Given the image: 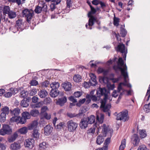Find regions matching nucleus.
I'll list each match as a JSON object with an SVG mask.
<instances>
[{
  "instance_id": "f257e3e1",
  "label": "nucleus",
  "mask_w": 150,
  "mask_h": 150,
  "mask_svg": "<svg viewBox=\"0 0 150 150\" xmlns=\"http://www.w3.org/2000/svg\"><path fill=\"white\" fill-rule=\"evenodd\" d=\"M117 66H114L113 67V69L115 70L117 69L120 70L121 74L124 77V80L126 81V80L128 79V76L127 72V67L126 64L124 65V62L122 57L119 58L117 63Z\"/></svg>"
},
{
  "instance_id": "f03ea898",
  "label": "nucleus",
  "mask_w": 150,
  "mask_h": 150,
  "mask_svg": "<svg viewBox=\"0 0 150 150\" xmlns=\"http://www.w3.org/2000/svg\"><path fill=\"white\" fill-rule=\"evenodd\" d=\"M109 91L105 88H99L97 90L96 94L97 97L100 98L102 96H104L103 99L100 100L101 107H104L105 104L106 103V100L108 98V96Z\"/></svg>"
},
{
  "instance_id": "7ed1b4c3",
  "label": "nucleus",
  "mask_w": 150,
  "mask_h": 150,
  "mask_svg": "<svg viewBox=\"0 0 150 150\" xmlns=\"http://www.w3.org/2000/svg\"><path fill=\"white\" fill-rule=\"evenodd\" d=\"M91 11L88 14V16L89 18L88 20V25L86 24V28L87 29L90 30L92 29L91 26L93 25V22L95 20V17L93 15L94 14L96 13L97 11L96 9L92 6H90Z\"/></svg>"
},
{
  "instance_id": "20e7f679",
  "label": "nucleus",
  "mask_w": 150,
  "mask_h": 150,
  "mask_svg": "<svg viewBox=\"0 0 150 150\" xmlns=\"http://www.w3.org/2000/svg\"><path fill=\"white\" fill-rule=\"evenodd\" d=\"M91 80L88 82H85L83 84V86L86 88H89L90 86H95L97 84V82L96 80V77L93 74H90Z\"/></svg>"
},
{
  "instance_id": "39448f33",
  "label": "nucleus",
  "mask_w": 150,
  "mask_h": 150,
  "mask_svg": "<svg viewBox=\"0 0 150 150\" xmlns=\"http://www.w3.org/2000/svg\"><path fill=\"white\" fill-rule=\"evenodd\" d=\"M22 14L23 17L26 19L28 23L30 22L34 15L33 11L31 10L25 9L23 11Z\"/></svg>"
},
{
  "instance_id": "423d86ee",
  "label": "nucleus",
  "mask_w": 150,
  "mask_h": 150,
  "mask_svg": "<svg viewBox=\"0 0 150 150\" xmlns=\"http://www.w3.org/2000/svg\"><path fill=\"white\" fill-rule=\"evenodd\" d=\"M123 85L124 86H127V87L131 88L132 86L129 83H128V81L126 80V81H124V82L120 83L118 85L117 87V91L115 90L112 93V96L115 98L117 96L121 90L122 89V85Z\"/></svg>"
},
{
  "instance_id": "0eeeda50",
  "label": "nucleus",
  "mask_w": 150,
  "mask_h": 150,
  "mask_svg": "<svg viewBox=\"0 0 150 150\" xmlns=\"http://www.w3.org/2000/svg\"><path fill=\"white\" fill-rule=\"evenodd\" d=\"M42 11L44 12L47 11V6L45 2L44 1H39L38 5L35 9V12L37 13H40Z\"/></svg>"
},
{
  "instance_id": "6e6552de",
  "label": "nucleus",
  "mask_w": 150,
  "mask_h": 150,
  "mask_svg": "<svg viewBox=\"0 0 150 150\" xmlns=\"http://www.w3.org/2000/svg\"><path fill=\"white\" fill-rule=\"evenodd\" d=\"M127 110L117 114L116 119L117 120H122L124 122L127 121L129 119Z\"/></svg>"
},
{
  "instance_id": "1a4fd4ad",
  "label": "nucleus",
  "mask_w": 150,
  "mask_h": 150,
  "mask_svg": "<svg viewBox=\"0 0 150 150\" xmlns=\"http://www.w3.org/2000/svg\"><path fill=\"white\" fill-rule=\"evenodd\" d=\"M12 129L11 127L7 125H4L2 128L0 129V134L4 136L6 134H11Z\"/></svg>"
},
{
  "instance_id": "9d476101",
  "label": "nucleus",
  "mask_w": 150,
  "mask_h": 150,
  "mask_svg": "<svg viewBox=\"0 0 150 150\" xmlns=\"http://www.w3.org/2000/svg\"><path fill=\"white\" fill-rule=\"evenodd\" d=\"M20 112V110L18 108H16L12 110H10V113L13 116L10 119L11 122H15L16 119H17L19 117Z\"/></svg>"
},
{
  "instance_id": "9b49d317",
  "label": "nucleus",
  "mask_w": 150,
  "mask_h": 150,
  "mask_svg": "<svg viewBox=\"0 0 150 150\" xmlns=\"http://www.w3.org/2000/svg\"><path fill=\"white\" fill-rule=\"evenodd\" d=\"M68 130L69 132L75 131L77 127L78 124L72 120L68 121L67 123Z\"/></svg>"
},
{
  "instance_id": "f8f14e48",
  "label": "nucleus",
  "mask_w": 150,
  "mask_h": 150,
  "mask_svg": "<svg viewBox=\"0 0 150 150\" xmlns=\"http://www.w3.org/2000/svg\"><path fill=\"white\" fill-rule=\"evenodd\" d=\"M116 50L117 52H121L122 54L123 58H126L127 52V50H125V46L124 44L119 43L117 47Z\"/></svg>"
},
{
  "instance_id": "ddd939ff",
  "label": "nucleus",
  "mask_w": 150,
  "mask_h": 150,
  "mask_svg": "<svg viewBox=\"0 0 150 150\" xmlns=\"http://www.w3.org/2000/svg\"><path fill=\"white\" fill-rule=\"evenodd\" d=\"M23 25L22 20H18L16 21V24L15 26L10 27L9 29L13 30L14 29L19 30L20 29L21 31L23 29Z\"/></svg>"
},
{
  "instance_id": "4468645a",
  "label": "nucleus",
  "mask_w": 150,
  "mask_h": 150,
  "mask_svg": "<svg viewBox=\"0 0 150 150\" xmlns=\"http://www.w3.org/2000/svg\"><path fill=\"white\" fill-rule=\"evenodd\" d=\"M131 141L134 146H137L140 142V139L138 136L136 134H134L132 136Z\"/></svg>"
},
{
  "instance_id": "2eb2a0df",
  "label": "nucleus",
  "mask_w": 150,
  "mask_h": 150,
  "mask_svg": "<svg viewBox=\"0 0 150 150\" xmlns=\"http://www.w3.org/2000/svg\"><path fill=\"white\" fill-rule=\"evenodd\" d=\"M2 112L1 115V117L2 118L3 121L5 120V117L6 115H8L9 113V108L8 107L5 106L2 109Z\"/></svg>"
},
{
  "instance_id": "dca6fc26",
  "label": "nucleus",
  "mask_w": 150,
  "mask_h": 150,
  "mask_svg": "<svg viewBox=\"0 0 150 150\" xmlns=\"http://www.w3.org/2000/svg\"><path fill=\"white\" fill-rule=\"evenodd\" d=\"M34 143V140L31 138L27 139L24 142V145L25 147L32 148L33 147Z\"/></svg>"
},
{
  "instance_id": "f3484780",
  "label": "nucleus",
  "mask_w": 150,
  "mask_h": 150,
  "mask_svg": "<svg viewBox=\"0 0 150 150\" xmlns=\"http://www.w3.org/2000/svg\"><path fill=\"white\" fill-rule=\"evenodd\" d=\"M102 127V133H103V135L105 136L107 135V134L108 133H110V135L112 134V130L111 129L109 130L105 124H103Z\"/></svg>"
},
{
  "instance_id": "a211bd4d",
  "label": "nucleus",
  "mask_w": 150,
  "mask_h": 150,
  "mask_svg": "<svg viewBox=\"0 0 150 150\" xmlns=\"http://www.w3.org/2000/svg\"><path fill=\"white\" fill-rule=\"evenodd\" d=\"M17 92V88H11L10 89V91L6 93L4 96L5 97L8 98L11 97L13 94H15Z\"/></svg>"
},
{
  "instance_id": "6ab92c4d",
  "label": "nucleus",
  "mask_w": 150,
  "mask_h": 150,
  "mask_svg": "<svg viewBox=\"0 0 150 150\" xmlns=\"http://www.w3.org/2000/svg\"><path fill=\"white\" fill-rule=\"evenodd\" d=\"M67 98L65 96H64L59 98L56 102L57 105H59L61 106H62L67 102Z\"/></svg>"
},
{
  "instance_id": "aec40b11",
  "label": "nucleus",
  "mask_w": 150,
  "mask_h": 150,
  "mask_svg": "<svg viewBox=\"0 0 150 150\" xmlns=\"http://www.w3.org/2000/svg\"><path fill=\"white\" fill-rule=\"evenodd\" d=\"M88 122L87 119H83L81 120L79 124V126L82 129H85L88 126Z\"/></svg>"
},
{
  "instance_id": "412c9836",
  "label": "nucleus",
  "mask_w": 150,
  "mask_h": 150,
  "mask_svg": "<svg viewBox=\"0 0 150 150\" xmlns=\"http://www.w3.org/2000/svg\"><path fill=\"white\" fill-rule=\"evenodd\" d=\"M100 108H102L104 112H106L109 116H110V113L109 111V109L111 108V105L110 104H105L104 107H101V105L100 106Z\"/></svg>"
},
{
  "instance_id": "4be33fe9",
  "label": "nucleus",
  "mask_w": 150,
  "mask_h": 150,
  "mask_svg": "<svg viewBox=\"0 0 150 150\" xmlns=\"http://www.w3.org/2000/svg\"><path fill=\"white\" fill-rule=\"evenodd\" d=\"M53 128L49 125H46L44 128V133L46 135H49L52 132Z\"/></svg>"
},
{
  "instance_id": "5701e85b",
  "label": "nucleus",
  "mask_w": 150,
  "mask_h": 150,
  "mask_svg": "<svg viewBox=\"0 0 150 150\" xmlns=\"http://www.w3.org/2000/svg\"><path fill=\"white\" fill-rule=\"evenodd\" d=\"M104 119V115L101 113L96 112V121L100 124L103 123Z\"/></svg>"
},
{
  "instance_id": "b1692460",
  "label": "nucleus",
  "mask_w": 150,
  "mask_h": 150,
  "mask_svg": "<svg viewBox=\"0 0 150 150\" xmlns=\"http://www.w3.org/2000/svg\"><path fill=\"white\" fill-rule=\"evenodd\" d=\"M100 8L103 10V11L108 12L106 10L108 8L109 6L106 3L102 1H101L100 3Z\"/></svg>"
},
{
  "instance_id": "393cba45",
  "label": "nucleus",
  "mask_w": 150,
  "mask_h": 150,
  "mask_svg": "<svg viewBox=\"0 0 150 150\" xmlns=\"http://www.w3.org/2000/svg\"><path fill=\"white\" fill-rule=\"evenodd\" d=\"M48 94L46 90L44 89L40 90L38 93L39 96L41 98H45Z\"/></svg>"
},
{
  "instance_id": "a878e982",
  "label": "nucleus",
  "mask_w": 150,
  "mask_h": 150,
  "mask_svg": "<svg viewBox=\"0 0 150 150\" xmlns=\"http://www.w3.org/2000/svg\"><path fill=\"white\" fill-rule=\"evenodd\" d=\"M71 85L69 82L65 83L62 84V87L66 91H69L71 88Z\"/></svg>"
},
{
  "instance_id": "bb28decb",
  "label": "nucleus",
  "mask_w": 150,
  "mask_h": 150,
  "mask_svg": "<svg viewBox=\"0 0 150 150\" xmlns=\"http://www.w3.org/2000/svg\"><path fill=\"white\" fill-rule=\"evenodd\" d=\"M26 121V120L25 118L22 116L21 117H20V116L17 119H16V120L15 121L16 123L18 124L19 123L22 124L25 123Z\"/></svg>"
},
{
  "instance_id": "cd10ccee",
  "label": "nucleus",
  "mask_w": 150,
  "mask_h": 150,
  "mask_svg": "<svg viewBox=\"0 0 150 150\" xmlns=\"http://www.w3.org/2000/svg\"><path fill=\"white\" fill-rule=\"evenodd\" d=\"M104 139L101 135L98 136L96 138V143L98 145H100L104 141Z\"/></svg>"
},
{
  "instance_id": "c85d7f7f",
  "label": "nucleus",
  "mask_w": 150,
  "mask_h": 150,
  "mask_svg": "<svg viewBox=\"0 0 150 150\" xmlns=\"http://www.w3.org/2000/svg\"><path fill=\"white\" fill-rule=\"evenodd\" d=\"M59 93V91L58 90L51 89L50 93V95L52 97L55 98L57 96Z\"/></svg>"
},
{
  "instance_id": "c756f323",
  "label": "nucleus",
  "mask_w": 150,
  "mask_h": 150,
  "mask_svg": "<svg viewBox=\"0 0 150 150\" xmlns=\"http://www.w3.org/2000/svg\"><path fill=\"white\" fill-rule=\"evenodd\" d=\"M50 86L52 89L58 90L59 87V83L58 82H54L50 84Z\"/></svg>"
},
{
  "instance_id": "7c9ffc66",
  "label": "nucleus",
  "mask_w": 150,
  "mask_h": 150,
  "mask_svg": "<svg viewBox=\"0 0 150 150\" xmlns=\"http://www.w3.org/2000/svg\"><path fill=\"white\" fill-rule=\"evenodd\" d=\"M21 147L20 144L15 142L11 145V148L13 150H16L20 149Z\"/></svg>"
},
{
  "instance_id": "2f4dec72",
  "label": "nucleus",
  "mask_w": 150,
  "mask_h": 150,
  "mask_svg": "<svg viewBox=\"0 0 150 150\" xmlns=\"http://www.w3.org/2000/svg\"><path fill=\"white\" fill-rule=\"evenodd\" d=\"M40 134L38 132V130L37 129H34L33 131L32 134V136L35 139H38L39 137Z\"/></svg>"
},
{
  "instance_id": "473e14b6",
  "label": "nucleus",
  "mask_w": 150,
  "mask_h": 150,
  "mask_svg": "<svg viewBox=\"0 0 150 150\" xmlns=\"http://www.w3.org/2000/svg\"><path fill=\"white\" fill-rule=\"evenodd\" d=\"M38 123L37 120H34L31 124V125L28 127L29 129L31 130L34 128H35L37 127Z\"/></svg>"
},
{
  "instance_id": "72a5a7b5",
  "label": "nucleus",
  "mask_w": 150,
  "mask_h": 150,
  "mask_svg": "<svg viewBox=\"0 0 150 150\" xmlns=\"http://www.w3.org/2000/svg\"><path fill=\"white\" fill-rule=\"evenodd\" d=\"M18 134L17 132H15L11 137L8 139L9 142H12L14 141L18 137Z\"/></svg>"
},
{
  "instance_id": "f704fd0d",
  "label": "nucleus",
  "mask_w": 150,
  "mask_h": 150,
  "mask_svg": "<svg viewBox=\"0 0 150 150\" xmlns=\"http://www.w3.org/2000/svg\"><path fill=\"white\" fill-rule=\"evenodd\" d=\"M73 79L74 81L76 82H80L81 80V77L79 74L75 75Z\"/></svg>"
},
{
  "instance_id": "c9c22d12",
  "label": "nucleus",
  "mask_w": 150,
  "mask_h": 150,
  "mask_svg": "<svg viewBox=\"0 0 150 150\" xmlns=\"http://www.w3.org/2000/svg\"><path fill=\"white\" fill-rule=\"evenodd\" d=\"M110 138L109 137L106 139L105 140L104 143L105 146L103 147L105 150H107L108 149V145L110 142Z\"/></svg>"
},
{
  "instance_id": "e433bc0d",
  "label": "nucleus",
  "mask_w": 150,
  "mask_h": 150,
  "mask_svg": "<svg viewBox=\"0 0 150 150\" xmlns=\"http://www.w3.org/2000/svg\"><path fill=\"white\" fill-rule=\"evenodd\" d=\"M8 17L10 19H13L15 18L16 14V12L11 11L8 14Z\"/></svg>"
},
{
  "instance_id": "4c0bfd02",
  "label": "nucleus",
  "mask_w": 150,
  "mask_h": 150,
  "mask_svg": "<svg viewBox=\"0 0 150 150\" xmlns=\"http://www.w3.org/2000/svg\"><path fill=\"white\" fill-rule=\"evenodd\" d=\"M88 122L90 124H92L95 122V117L93 115H91L87 119Z\"/></svg>"
},
{
  "instance_id": "58836bf2",
  "label": "nucleus",
  "mask_w": 150,
  "mask_h": 150,
  "mask_svg": "<svg viewBox=\"0 0 150 150\" xmlns=\"http://www.w3.org/2000/svg\"><path fill=\"white\" fill-rule=\"evenodd\" d=\"M126 140L125 139H122L121 142V144L119 147V150H123L125 147Z\"/></svg>"
},
{
  "instance_id": "ea45409f",
  "label": "nucleus",
  "mask_w": 150,
  "mask_h": 150,
  "mask_svg": "<svg viewBox=\"0 0 150 150\" xmlns=\"http://www.w3.org/2000/svg\"><path fill=\"white\" fill-rule=\"evenodd\" d=\"M39 113V112L38 110L36 109L32 110L30 112V115L33 117L37 116Z\"/></svg>"
},
{
  "instance_id": "a19ab883",
  "label": "nucleus",
  "mask_w": 150,
  "mask_h": 150,
  "mask_svg": "<svg viewBox=\"0 0 150 150\" xmlns=\"http://www.w3.org/2000/svg\"><path fill=\"white\" fill-rule=\"evenodd\" d=\"M120 20V19L119 18L115 17V15H114V16L113 18L114 25L116 26H118L119 25Z\"/></svg>"
},
{
  "instance_id": "79ce46f5",
  "label": "nucleus",
  "mask_w": 150,
  "mask_h": 150,
  "mask_svg": "<svg viewBox=\"0 0 150 150\" xmlns=\"http://www.w3.org/2000/svg\"><path fill=\"white\" fill-rule=\"evenodd\" d=\"M27 129L26 127H24L18 130V132L21 134H25L27 132Z\"/></svg>"
},
{
  "instance_id": "37998d69",
  "label": "nucleus",
  "mask_w": 150,
  "mask_h": 150,
  "mask_svg": "<svg viewBox=\"0 0 150 150\" xmlns=\"http://www.w3.org/2000/svg\"><path fill=\"white\" fill-rule=\"evenodd\" d=\"M120 33L121 36L123 37H125L126 35L127 31L126 30L121 27L120 28Z\"/></svg>"
},
{
  "instance_id": "c03bdc74",
  "label": "nucleus",
  "mask_w": 150,
  "mask_h": 150,
  "mask_svg": "<svg viewBox=\"0 0 150 150\" xmlns=\"http://www.w3.org/2000/svg\"><path fill=\"white\" fill-rule=\"evenodd\" d=\"M22 116L25 118L26 120L28 119H29L30 118V115L29 113L27 112H24L22 113Z\"/></svg>"
},
{
  "instance_id": "a18cd8bd",
  "label": "nucleus",
  "mask_w": 150,
  "mask_h": 150,
  "mask_svg": "<svg viewBox=\"0 0 150 150\" xmlns=\"http://www.w3.org/2000/svg\"><path fill=\"white\" fill-rule=\"evenodd\" d=\"M21 105L23 107H27L29 105V104L27 102V100H22L20 103Z\"/></svg>"
},
{
  "instance_id": "49530a36",
  "label": "nucleus",
  "mask_w": 150,
  "mask_h": 150,
  "mask_svg": "<svg viewBox=\"0 0 150 150\" xmlns=\"http://www.w3.org/2000/svg\"><path fill=\"white\" fill-rule=\"evenodd\" d=\"M28 94V92L27 91H22L20 93V96L21 97L26 98Z\"/></svg>"
},
{
  "instance_id": "de8ad7c7",
  "label": "nucleus",
  "mask_w": 150,
  "mask_h": 150,
  "mask_svg": "<svg viewBox=\"0 0 150 150\" xmlns=\"http://www.w3.org/2000/svg\"><path fill=\"white\" fill-rule=\"evenodd\" d=\"M11 11L9 6H5L4 7L3 9V13L4 14H8Z\"/></svg>"
},
{
  "instance_id": "09e8293b",
  "label": "nucleus",
  "mask_w": 150,
  "mask_h": 150,
  "mask_svg": "<svg viewBox=\"0 0 150 150\" xmlns=\"http://www.w3.org/2000/svg\"><path fill=\"white\" fill-rule=\"evenodd\" d=\"M139 134L140 137L141 138H143L145 137L146 136V131L143 130H140L139 132Z\"/></svg>"
},
{
  "instance_id": "8fccbe9b",
  "label": "nucleus",
  "mask_w": 150,
  "mask_h": 150,
  "mask_svg": "<svg viewBox=\"0 0 150 150\" xmlns=\"http://www.w3.org/2000/svg\"><path fill=\"white\" fill-rule=\"evenodd\" d=\"M47 145L46 142H43L41 144H40L39 145V148L41 150H43L45 149L47 147Z\"/></svg>"
},
{
  "instance_id": "3c124183",
  "label": "nucleus",
  "mask_w": 150,
  "mask_h": 150,
  "mask_svg": "<svg viewBox=\"0 0 150 150\" xmlns=\"http://www.w3.org/2000/svg\"><path fill=\"white\" fill-rule=\"evenodd\" d=\"M43 117L47 120H49L51 118V115L50 114H48L47 112H44L42 114Z\"/></svg>"
},
{
  "instance_id": "603ef678",
  "label": "nucleus",
  "mask_w": 150,
  "mask_h": 150,
  "mask_svg": "<svg viewBox=\"0 0 150 150\" xmlns=\"http://www.w3.org/2000/svg\"><path fill=\"white\" fill-rule=\"evenodd\" d=\"M37 93V90L35 88H33L29 91V94L30 96H33Z\"/></svg>"
},
{
  "instance_id": "864d4df0",
  "label": "nucleus",
  "mask_w": 150,
  "mask_h": 150,
  "mask_svg": "<svg viewBox=\"0 0 150 150\" xmlns=\"http://www.w3.org/2000/svg\"><path fill=\"white\" fill-rule=\"evenodd\" d=\"M44 102L46 104H48L51 103L52 100L50 97H47L44 99Z\"/></svg>"
},
{
  "instance_id": "5fc2aeb1",
  "label": "nucleus",
  "mask_w": 150,
  "mask_h": 150,
  "mask_svg": "<svg viewBox=\"0 0 150 150\" xmlns=\"http://www.w3.org/2000/svg\"><path fill=\"white\" fill-rule=\"evenodd\" d=\"M86 111L85 109H81L79 111V113L77 114L78 117H80L81 116H83V113H85Z\"/></svg>"
},
{
  "instance_id": "6e6d98bb",
  "label": "nucleus",
  "mask_w": 150,
  "mask_h": 150,
  "mask_svg": "<svg viewBox=\"0 0 150 150\" xmlns=\"http://www.w3.org/2000/svg\"><path fill=\"white\" fill-rule=\"evenodd\" d=\"M67 115L68 117L70 118H73L75 117H78L77 114H76L75 113H68L67 114Z\"/></svg>"
},
{
  "instance_id": "4d7b16f0",
  "label": "nucleus",
  "mask_w": 150,
  "mask_h": 150,
  "mask_svg": "<svg viewBox=\"0 0 150 150\" xmlns=\"http://www.w3.org/2000/svg\"><path fill=\"white\" fill-rule=\"evenodd\" d=\"M49 84V82L48 81H45L41 83V85L43 87H47Z\"/></svg>"
},
{
  "instance_id": "13d9d810",
  "label": "nucleus",
  "mask_w": 150,
  "mask_h": 150,
  "mask_svg": "<svg viewBox=\"0 0 150 150\" xmlns=\"http://www.w3.org/2000/svg\"><path fill=\"white\" fill-rule=\"evenodd\" d=\"M96 129L94 128H91L88 129L87 131V133L88 134H94L95 133Z\"/></svg>"
},
{
  "instance_id": "bf43d9fd",
  "label": "nucleus",
  "mask_w": 150,
  "mask_h": 150,
  "mask_svg": "<svg viewBox=\"0 0 150 150\" xmlns=\"http://www.w3.org/2000/svg\"><path fill=\"white\" fill-rule=\"evenodd\" d=\"M30 84L31 86H36L38 84V82L36 80H32L30 81Z\"/></svg>"
},
{
  "instance_id": "052dcab7",
  "label": "nucleus",
  "mask_w": 150,
  "mask_h": 150,
  "mask_svg": "<svg viewBox=\"0 0 150 150\" xmlns=\"http://www.w3.org/2000/svg\"><path fill=\"white\" fill-rule=\"evenodd\" d=\"M10 2L13 3H16L18 5H20L21 4V0H8Z\"/></svg>"
},
{
  "instance_id": "680f3d73",
  "label": "nucleus",
  "mask_w": 150,
  "mask_h": 150,
  "mask_svg": "<svg viewBox=\"0 0 150 150\" xmlns=\"http://www.w3.org/2000/svg\"><path fill=\"white\" fill-rule=\"evenodd\" d=\"M146 147L145 145H142L140 146L137 150H146Z\"/></svg>"
},
{
  "instance_id": "e2e57ef3",
  "label": "nucleus",
  "mask_w": 150,
  "mask_h": 150,
  "mask_svg": "<svg viewBox=\"0 0 150 150\" xmlns=\"http://www.w3.org/2000/svg\"><path fill=\"white\" fill-rule=\"evenodd\" d=\"M101 0H93L92 1V3L93 4L95 5H97L100 4Z\"/></svg>"
},
{
  "instance_id": "0e129e2a",
  "label": "nucleus",
  "mask_w": 150,
  "mask_h": 150,
  "mask_svg": "<svg viewBox=\"0 0 150 150\" xmlns=\"http://www.w3.org/2000/svg\"><path fill=\"white\" fill-rule=\"evenodd\" d=\"M90 98L94 101H97V100H99L100 99V98L99 99V98L98 97H97L95 95L93 96H91Z\"/></svg>"
},
{
  "instance_id": "69168bd1",
  "label": "nucleus",
  "mask_w": 150,
  "mask_h": 150,
  "mask_svg": "<svg viewBox=\"0 0 150 150\" xmlns=\"http://www.w3.org/2000/svg\"><path fill=\"white\" fill-rule=\"evenodd\" d=\"M2 21L3 22H5L7 24H9L10 23V21L8 20V18H6L5 17H4L2 19Z\"/></svg>"
},
{
  "instance_id": "338daca9",
  "label": "nucleus",
  "mask_w": 150,
  "mask_h": 150,
  "mask_svg": "<svg viewBox=\"0 0 150 150\" xmlns=\"http://www.w3.org/2000/svg\"><path fill=\"white\" fill-rule=\"evenodd\" d=\"M81 95V93L79 91L76 92L74 93V96L76 98H79Z\"/></svg>"
},
{
  "instance_id": "774afa93",
  "label": "nucleus",
  "mask_w": 150,
  "mask_h": 150,
  "mask_svg": "<svg viewBox=\"0 0 150 150\" xmlns=\"http://www.w3.org/2000/svg\"><path fill=\"white\" fill-rule=\"evenodd\" d=\"M6 147L4 144L0 143V150H5Z\"/></svg>"
}]
</instances>
